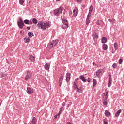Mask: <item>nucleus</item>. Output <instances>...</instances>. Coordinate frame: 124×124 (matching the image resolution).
<instances>
[{"mask_svg":"<svg viewBox=\"0 0 124 124\" xmlns=\"http://www.w3.org/2000/svg\"><path fill=\"white\" fill-rule=\"evenodd\" d=\"M37 26L39 29L45 31L47 28H49L50 24L48 22H39L38 23Z\"/></svg>","mask_w":124,"mask_h":124,"instance_id":"1","label":"nucleus"},{"mask_svg":"<svg viewBox=\"0 0 124 124\" xmlns=\"http://www.w3.org/2000/svg\"><path fill=\"white\" fill-rule=\"evenodd\" d=\"M64 8L62 7H60L54 10H53V15L55 16H57V17H59L60 14L62 13L63 11H64Z\"/></svg>","mask_w":124,"mask_h":124,"instance_id":"2","label":"nucleus"},{"mask_svg":"<svg viewBox=\"0 0 124 124\" xmlns=\"http://www.w3.org/2000/svg\"><path fill=\"white\" fill-rule=\"evenodd\" d=\"M62 22L63 23V25L62 26V29H63L64 30L65 29H68L69 26L68 25V21L66 17H63L62 18Z\"/></svg>","mask_w":124,"mask_h":124,"instance_id":"3","label":"nucleus"},{"mask_svg":"<svg viewBox=\"0 0 124 124\" xmlns=\"http://www.w3.org/2000/svg\"><path fill=\"white\" fill-rule=\"evenodd\" d=\"M103 73H104V69H100L96 71V76H97V77H98V78H99L100 76H101V75L103 74Z\"/></svg>","mask_w":124,"mask_h":124,"instance_id":"4","label":"nucleus"},{"mask_svg":"<svg viewBox=\"0 0 124 124\" xmlns=\"http://www.w3.org/2000/svg\"><path fill=\"white\" fill-rule=\"evenodd\" d=\"M31 71H27V73H26V76L25 78V79L26 81H28L29 79L31 78Z\"/></svg>","mask_w":124,"mask_h":124,"instance_id":"5","label":"nucleus"},{"mask_svg":"<svg viewBox=\"0 0 124 124\" xmlns=\"http://www.w3.org/2000/svg\"><path fill=\"white\" fill-rule=\"evenodd\" d=\"M58 43H59L58 40H54L50 43V44L51 45V47H55V46H56Z\"/></svg>","mask_w":124,"mask_h":124,"instance_id":"6","label":"nucleus"},{"mask_svg":"<svg viewBox=\"0 0 124 124\" xmlns=\"http://www.w3.org/2000/svg\"><path fill=\"white\" fill-rule=\"evenodd\" d=\"M73 15L72 17H76V16L78 15V8L75 7V8L73 11Z\"/></svg>","mask_w":124,"mask_h":124,"instance_id":"7","label":"nucleus"},{"mask_svg":"<svg viewBox=\"0 0 124 124\" xmlns=\"http://www.w3.org/2000/svg\"><path fill=\"white\" fill-rule=\"evenodd\" d=\"M26 92L28 94H31L33 93V89L27 87Z\"/></svg>","mask_w":124,"mask_h":124,"instance_id":"8","label":"nucleus"},{"mask_svg":"<svg viewBox=\"0 0 124 124\" xmlns=\"http://www.w3.org/2000/svg\"><path fill=\"white\" fill-rule=\"evenodd\" d=\"M108 86V88H110L112 86V75L111 74L109 75V81Z\"/></svg>","mask_w":124,"mask_h":124,"instance_id":"9","label":"nucleus"},{"mask_svg":"<svg viewBox=\"0 0 124 124\" xmlns=\"http://www.w3.org/2000/svg\"><path fill=\"white\" fill-rule=\"evenodd\" d=\"M63 78H64V76H61L59 79V87H61L62 86V81H63Z\"/></svg>","mask_w":124,"mask_h":124,"instance_id":"10","label":"nucleus"},{"mask_svg":"<svg viewBox=\"0 0 124 124\" xmlns=\"http://www.w3.org/2000/svg\"><path fill=\"white\" fill-rule=\"evenodd\" d=\"M71 76V74L70 73H67L66 74V81L67 83H68V81L70 80V76Z\"/></svg>","mask_w":124,"mask_h":124,"instance_id":"11","label":"nucleus"},{"mask_svg":"<svg viewBox=\"0 0 124 124\" xmlns=\"http://www.w3.org/2000/svg\"><path fill=\"white\" fill-rule=\"evenodd\" d=\"M90 18H91V15L88 14L86 19V25H89L90 24Z\"/></svg>","mask_w":124,"mask_h":124,"instance_id":"12","label":"nucleus"},{"mask_svg":"<svg viewBox=\"0 0 124 124\" xmlns=\"http://www.w3.org/2000/svg\"><path fill=\"white\" fill-rule=\"evenodd\" d=\"M79 79L82 80L83 82H87V79H86V77H84L83 75H80L79 76Z\"/></svg>","mask_w":124,"mask_h":124,"instance_id":"13","label":"nucleus"},{"mask_svg":"<svg viewBox=\"0 0 124 124\" xmlns=\"http://www.w3.org/2000/svg\"><path fill=\"white\" fill-rule=\"evenodd\" d=\"M93 88H94L96 87V85H97V81H96V79H93Z\"/></svg>","mask_w":124,"mask_h":124,"instance_id":"14","label":"nucleus"},{"mask_svg":"<svg viewBox=\"0 0 124 124\" xmlns=\"http://www.w3.org/2000/svg\"><path fill=\"white\" fill-rule=\"evenodd\" d=\"M17 25L19 27V28H20V29H23V27H24V22L22 23V22H20L19 21L17 22Z\"/></svg>","mask_w":124,"mask_h":124,"instance_id":"15","label":"nucleus"},{"mask_svg":"<svg viewBox=\"0 0 124 124\" xmlns=\"http://www.w3.org/2000/svg\"><path fill=\"white\" fill-rule=\"evenodd\" d=\"M105 115L106 117H110V116H111V112H109L108 110H105Z\"/></svg>","mask_w":124,"mask_h":124,"instance_id":"16","label":"nucleus"},{"mask_svg":"<svg viewBox=\"0 0 124 124\" xmlns=\"http://www.w3.org/2000/svg\"><path fill=\"white\" fill-rule=\"evenodd\" d=\"M29 60H30L31 62H34V61H35V58L34 56L32 55H29Z\"/></svg>","mask_w":124,"mask_h":124,"instance_id":"17","label":"nucleus"},{"mask_svg":"<svg viewBox=\"0 0 124 124\" xmlns=\"http://www.w3.org/2000/svg\"><path fill=\"white\" fill-rule=\"evenodd\" d=\"M102 48L104 51H107V49H108V46L107 45L104 44L102 45Z\"/></svg>","mask_w":124,"mask_h":124,"instance_id":"18","label":"nucleus"},{"mask_svg":"<svg viewBox=\"0 0 124 124\" xmlns=\"http://www.w3.org/2000/svg\"><path fill=\"white\" fill-rule=\"evenodd\" d=\"M44 68L46 70H49L50 69V64L46 63L44 65Z\"/></svg>","mask_w":124,"mask_h":124,"instance_id":"19","label":"nucleus"},{"mask_svg":"<svg viewBox=\"0 0 124 124\" xmlns=\"http://www.w3.org/2000/svg\"><path fill=\"white\" fill-rule=\"evenodd\" d=\"M122 113V110L121 109H119L115 113V117H119L120 116V114Z\"/></svg>","mask_w":124,"mask_h":124,"instance_id":"20","label":"nucleus"},{"mask_svg":"<svg viewBox=\"0 0 124 124\" xmlns=\"http://www.w3.org/2000/svg\"><path fill=\"white\" fill-rule=\"evenodd\" d=\"M102 43H103L104 44V43H106V42H107V38L105 37H103L102 38Z\"/></svg>","mask_w":124,"mask_h":124,"instance_id":"21","label":"nucleus"},{"mask_svg":"<svg viewBox=\"0 0 124 124\" xmlns=\"http://www.w3.org/2000/svg\"><path fill=\"white\" fill-rule=\"evenodd\" d=\"M93 7L92 5H91L89 7V10L88 13L89 15L92 14V11H93Z\"/></svg>","mask_w":124,"mask_h":124,"instance_id":"22","label":"nucleus"},{"mask_svg":"<svg viewBox=\"0 0 124 124\" xmlns=\"http://www.w3.org/2000/svg\"><path fill=\"white\" fill-rule=\"evenodd\" d=\"M93 39H98V34H97V33H95L94 34H93Z\"/></svg>","mask_w":124,"mask_h":124,"instance_id":"23","label":"nucleus"},{"mask_svg":"<svg viewBox=\"0 0 124 124\" xmlns=\"http://www.w3.org/2000/svg\"><path fill=\"white\" fill-rule=\"evenodd\" d=\"M114 47L115 50L116 51V50H117L118 48V43H117V42L114 43Z\"/></svg>","mask_w":124,"mask_h":124,"instance_id":"24","label":"nucleus"},{"mask_svg":"<svg viewBox=\"0 0 124 124\" xmlns=\"http://www.w3.org/2000/svg\"><path fill=\"white\" fill-rule=\"evenodd\" d=\"M28 35L29 37H30V38H31L32 36H34L33 33L32 32H28Z\"/></svg>","mask_w":124,"mask_h":124,"instance_id":"25","label":"nucleus"},{"mask_svg":"<svg viewBox=\"0 0 124 124\" xmlns=\"http://www.w3.org/2000/svg\"><path fill=\"white\" fill-rule=\"evenodd\" d=\"M103 94L104 95L105 97H109V93H108V91H107L106 93H105Z\"/></svg>","mask_w":124,"mask_h":124,"instance_id":"26","label":"nucleus"},{"mask_svg":"<svg viewBox=\"0 0 124 124\" xmlns=\"http://www.w3.org/2000/svg\"><path fill=\"white\" fill-rule=\"evenodd\" d=\"M25 0H19V4H20V5H24V3Z\"/></svg>","mask_w":124,"mask_h":124,"instance_id":"27","label":"nucleus"},{"mask_svg":"<svg viewBox=\"0 0 124 124\" xmlns=\"http://www.w3.org/2000/svg\"><path fill=\"white\" fill-rule=\"evenodd\" d=\"M24 23L25 24H26V25H30V20H29L28 19H25L24 21Z\"/></svg>","mask_w":124,"mask_h":124,"instance_id":"28","label":"nucleus"},{"mask_svg":"<svg viewBox=\"0 0 124 124\" xmlns=\"http://www.w3.org/2000/svg\"><path fill=\"white\" fill-rule=\"evenodd\" d=\"M32 22L33 24H35V25H36L37 23V20L36 18H33Z\"/></svg>","mask_w":124,"mask_h":124,"instance_id":"29","label":"nucleus"},{"mask_svg":"<svg viewBox=\"0 0 124 124\" xmlns=\"http://www.w3.org/2000/svg\"><path fill=\"white\" fill-rule=\"evenodd\" d=\"M75 90L77 92H78V93H81V92H80V89H79L78 87H75Z\"/></svg>","mask_w":124,"mask_h":124,"instance_id":"30","label":"nucleus"},{"mask_svg":"<svg viewBox=\"0 0 124 124\" xmlns=\"http://www.w3.org/2000/svg\"><path fill=\"white\" fill-rule=\"evenodd\" d=\"M118 67V64H117V63H114L113 65H112V67L113 68H117V67Z\"/></svg>","mask_w":124,"mask_h":124,"instance_id":"31","label":"nucleus"},{"mask_svg":"<svg viewBox=\"0 0 124 124\" xmlns=\"http://www.w3.org/2000/svg\"><path fill=\"white\" fill-rule=\"evenodd\" d=\"M118 63L119 64H122V63H123V59H120L119 61V62H118Z\"/></svg>","mask_w":124,"mask_h":124,"instance_id":"32","label":"nucleus"},{"mask_svg":"<svg viewBox=\"0 0 124 124\" xmlns=\"http://www.w3.org/2000/svg\"><path fill=\"white\" fill-rule=\"evenodd\" d=\"M25 43H27L28 42H30V38H27V39H25Z\"/></svg>","mask_w":124,"mask_h":124,"instance_id":"33","label":"nucleus"},{"mask_svg":"<svg viewBox=\"0 0 124 124\" xmlns=\"http://www.w3.org/2000/svg\"><path fill=\"white\" fill-rule=\"evenodd\" d=\"M108 99V98L106 97H104L103 98V101H107V100Z\"/></svg>","mask_w":124,"mask_h":124,"instance_id":"34","label":"nucleus"},{"mask_svg":"<svg viewBox=\"0 0 124 124\" xmlns=\"http://www.w3.org/2000/svg\"><path fill=\"white\" fill-rule=\"evenodd\" d=\"M103 104L105 106H107V101H103Z\"/></svg>","mask_w":124,"mask_h":124,"instance_id":"35","label":"nucleus"},{"mask_svg":"<svg viewBox=\"0 0 124 124\" xmlns=\"http://www.w3.org/2000/svg\"><path fill=\"white\" fill-rule=\"evenodd\" d=\"M103 123H104V124H108V122L105 120H104Z\"/></svg>","mask_w":124,"mask_h":124,"instance_id":"36","label":"nucleus"},{"mask_svg":"<svg viewBox=\"0 0 124 124\" xmlns=\"http://www.w3.org/2000/svg\"><path fill=\"white\" fill-rule=\"evenodd\" d=\"M19 20L20 21L19 23H24V21H23V19H22L21 17H19Z\"/></svg>","mask_w":124,"mask_h":124,"instance_id":"37","label":"nucleus"},{"mask_svg":"<svg viewBox=\"0 0 124 124\" xmlns=\"http://www.w3.org/2000/svg\"><path fill=\"white\" fill-rule=\"evenodd\" d=\"M1 77H4V73H2L1 74Z\"/></svg>","mask_w":124,"mask_h":124,"instance_id":"38","label":"nucleus"},{"mask_svg":"<svg viewBox=\"0 0 124 124\" xmlns=\"http://www.w3.org/2000/svg\"><path fill=\"white\" fill-rule=\"evenodd\" d=\"M63 108V107H62V108H60V111L61 112H62V111H63V110L62 109Z\"/></svg>","mask_w":124,"mask_h":124,"instance_id":"39","label":"nucleus"},{"mask_svg":"<svg viewBox=\"0 0 124 124\" xmlns=\"http://www.w3.org/2000/svg\"><path fill=\"white\" fill-rule=\"evenodd\" d=\"M87 82H88V83H90V82H91V79H90V78H88Z\"/></svg>","mask_w":124,"mask_h":124,"instance_id":"40","label":"nucleus"},{"mask_svg":"<svg viewBox=\"0 0 124 124\" xmlns=\"http://www.w3.org/2000/svg\"><path fill=\"white\" fill-rule=\"evenodd\" d=\"M73 85L74 86H75L76 87H77V85L76 84V82H73Z\"/></svg>","mask_w":124,"mask_h":124,"instance_id":"41","label":"nucleus"},{"mask_svg":"<svg viewBox=\"0 0 124 124\" xmlns=\"http://www.w3.org/2000/svg\"><path fill=\"white\" fill-rule=\"evenodd\" d=\"M56 115H58V118H59V117H60V115H61V111H59V113H58V114H56Z\"/></svg>","mask_w":124,"mask_h":124,"instance_id":"42","label":"nucleus"},{"mask_svg":"<svg viewBox=\"0 0 124 124\" xmlns=\"http://www.w3.org/2000/svg\"><path fill=\"white\" fill-rule=\"evenodd\" d=\"M78 2H82V0H76Z\"/></svg>","mask_w":124,"mask_h":124,"instance_id":"43","label":"nucleus"},{"mask_svg":"<svg viewBox=\"0 0 124 124\" xmlns=\"http://www.w3.org/2000/svg\"><path fill=\"white\" fill-rule=\"evenodd\" d=\"M108 21L110 22V23H112V22H113V20L111 19H109Z\"/></svg>","mask_w":124,"mask_h":124,"instance_id":"44","label":"nucleus"},{"mask_svg":"<svg viewBox=\"0 0 124 124\" xmlns=\"http://www.w3.org/2000/svg\"><path fill=\"white\" fill-rule=\"evenodd\" d=\"M57 118H58V115L56 114V115L54 116V119H56Z\"/></svg>","mask_w":124,"mask_h":124,"instance_id":"45","label":"nucleus"},{"mask_svg":"<svg viewBox=\"0 0 124 124\" xmlns=\"http://www.w3.org/2000/svg\"><path fill=\"white\" fill-rule=\"evenodd\" d=\"M62 106H65V102H63V103H62Z\"/></svg>","mask_w":124,"mask_h":124,"instance_id":"46","label":"nucleus"},{"mask_svg":"<svg viewBox=\"0 0 124 124\" xmlns=\"http://www.w3.org/2000/svg\"><path fill=\"white\" fill-rule=\"evenodd\" d=\"M111 52L112 54H115V51L114 50H112Z\"/></svg>","mask_w":124,"mask_h":124,"instance_id":"47","label":"nucleus"},{"mask_svg":"<svg viewBox=\"0 0 124 124\" xmlns=\"http://www.w3.org/2000/svg\"><path fill=\"white\" fill-rule=\"evenodd\" d=\"M79 92H79V93H82V92H83V90L80 89V90H79Z\"/></svg>","mask_w":124,"mask_h":124,"instance_id":"48","label":"nucleus"},{"mask_svg":"<svg viewBox=\"0 0 124 124\" xmlns=\"http://www.w3.org/2000/svg\"><path fill=\"white\" fill-rule=\"evenodd\" d=\"M66 124H72L71 123H70V122H67L66 123Z\"/></svg>","mask_w":124,"mask_h":124,"instance_id":"49","label":"nucleus"},{"mask_svg":"<svg viewBox=\"0 0 124 124\" xmlns=\"http://www.w3.org/2000/svg\"><path fill=\"white\" fill-rule=\"evenodd\" d=\"M27 30H30V29H31V28H30V27H27Z\"/></svg>","mask_w":124,"mask_h":124,"instance_id":"50","label":"nucleus"},{"mask_svg":"<svg viewBox=\"0 0 124 124\" xmlns=\"http://www.w3.org/2000/svg\"><path fill=\"white\" fill-rule=\"evenodd\" d=\"M97 25H100V23H99V22H97Z\"/></svg>","mask_w":124,"mask_h":124,"instance_id":"51","label":"nucleus"},{"mask_svg":"<svg viewBox=\"0 0 124 124\" xmlns=\"http://www.w3.org/2000/svg\"><path fill=\"white\" fill-rule=\"evenodd\" d=\"M61 0H56V1H57V2H59V1H60Z\"/></svg>","mask_w":124,"mask_h":124,"instance_id":"52","label":"nucleus"},{"mask_svg":"<svg viewBox=\"0 0 124 124\" xmlns=\"http://www.w3.org/2000/svg\"><path fill=\"white\" fill-rule=\"evenodd\" d=\"M93 65H94V62H93Z\"/></svg>","mask_w":124,"mask_h":124,"instance_id":"53","label":"nucleus"},{"mask_svg":"<svg viewBox=\"0 0 124 124\" xmlns=\"http://www.w3.org/2000/svg\"><path fill=\"white\" fill-rule=\"evenodd\" d=\"M1 105V103H0V106Z\"/></svg>","mask_w":124,"mask_h":124,"instance_id":"54","label":"nucleus"},{"mask_svg":"<svg viewBox=\"0 0 124 124\" xmlns=\"http://www.w3.org/2000/svg\"><path fill=\"white\" fill-rule=\"evenodd\" d=\"M24 124H28V123H24Z\"/></svg>","mask_w":124,"mask_h":124,"instance_id":"55","label":"nucleus"},{"mask_svg":"<svg viewBox=\"0 0 124 124\" xmlns=\"http://www.w3.org/2000/svg\"><path fill=\"white\" fill-rule=\"evenodd\" d=\"M77 79V80H79V78H78Z\"/></svg>","mask_w":124,"mask_h":124,"instance_id":"56","label":"nucleus"},{"mask_svg":"<svg viewBox=\"0 0 124 124\" xmlns=\"http://www.w3.org/2000/svg\"><path fill=\"white\" fill-rule=\"evenodd\" d=\"M31 24H32V22H31Z\"/></svg>","mask_w":124,"mask_h":124,"instance_id":"57","label":"nucleus"}]
</instances>
